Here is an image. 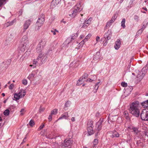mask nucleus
Listing matches in <instances>:
<instances>
[{"label":"nucleus","mask_w":148,"mask_h":148,"mask_svg":"<svg viewBox=\"0 0 148 148\" xmlns=\"http://www.w3.org/2000/svg\"><path fill=\"white\" fill-rule=\"evenodd\" d=\"M99 86H97L96 85H95V86H94V88L95 90V91H94V92H97V90H98Z\"/></svg>","instance_id":"nucleus-46"},{"label":"nucleus","mask_w":148,"mask_h":148,"mask_svg":"<svg viewBox=\"0 0 148 148\" xmlns=\"http://www.w3.org/2000/svg\"><path fill=\"white\" fill-rule=\"evenodd\" d=\"M58 110L57 109H54L51 111V114H56L57 113Z\"/></svg>","instance_id":"nucleus-32"},{"label":"nucleus","mask_w":148,"mask_h":148,"mask_svg":"<svg viewBox=\"0 0 148 148\" xmlns=\"http://www.w3.org/2000/svg\"><path fill=\"white\" fill-rule=\"evenodd\" d=\"M121 42L120 40L118 39L115 43L114 48L116 50H118L120 47Z\"/></svg>","instance_id":"nucleus-20"},{"label":"nucleus","mask_w":148,"mask_h":148,"mask_svg":"<svg viewBox=\"0 0 148 148\" xmlns=\"http://www.w3.org/2000/svg\"><path fill=\"white\" fill-rule=\"evenodd\" d=\"M37 60H34L33 61V64L35 65L36 66L38 64V63L37 61Z\"/></svg>","instance_id":"nucleus-36"},{"label":"nucleus","mask_w":148,"mask_h":148,"mask_svg":"<svg viewBox=\"0 0 148 148\" xmlns=\"http://www.w3.org/2000/svg\"><path fill=\"white\" fill-rule=\"evenodd\" d=\"M73 140L71 138L66 139L64 141V145L66 148H70L71 147Z\"/></svg>","instance_id":"nucleus-7"},{"label":"nucleus","mask_w":148,"mask_h":148,"mask_svg":"<svg viewBox=\"0 0 148 148\" xmlns=\"http://www.w3.org/2000/svg\"><path fill=\"white\" fill-rule=\"evenodd\" d=\"M51 32L54 35L56 34V32H58V31L56 29H55L54 30H51Z\"/></svg>","instance_id":"nucleus-42"},{"label":"nucleus","mask_w":148,"mask_h":148,"mask_svg":"<svg viewBox=\"0 0 148 148\" xmlns=\"http://www.w3.org/2000/svg\"><path fill=\"white\" fill-rule=\"evenodd\" d=\"M14 87V84H12L9 86V88L10 89L12 90L13 88Z\"/></svg>","instance_id":"nucleus-45"},{"label":"nucleus","mask_w":148,"mask_h":148,"mask_svg":"<svg viewBox=\"0 0 148 148\" xmlns=\"http://www.w3.org/2000/svg\"><path fill=\"white\" fill-rule=\"evenodd\" d=\"M44 125L43 124H42L38 128V130H41L44 127Z\"/></svg>","instance_id":"nucleus-43"},{"label":"nucleus","mask_w":148,"mask_h":148,"mask_svg":"<svg viewBox=\"0 0 148 148\" xmlns=\"http://www.w3.org/2000/svg\"><path fill=\"white\" fill-rule=\"evenodd\" d=\"M26 137H25L24 138V139H23V142L21 143V144H23V143H25V142L26 141Z\"/></svg>","instance_id":"nucleus-56"},{"label":"nucleus","mask_w":148,"mask_h":148,"mask_svg":"<svg viewBox=\"0 0 148 148\" xmlns=\"http://www.w3.org/2000/svg\"><path fill=\"white\" fill-rule=\"evenodd\" d=\"M139 104V102L134 101L133 102L130 106V112L136 117H138L139 116L140 111L138 107Z\"/></svg>","instance_id":"nucleus-1"},{"label":"nucleus","mask_w":148,"mask_h":148,"mask_svg":"<svg viewBox=\"0 0 148 148\" xmlns=\"http://www.w3.org/2000/svg\"><path fill=\"white\" fill-rule=\"evenodd\" d=\"M147 70L146 69V67H144L142 69L141 72L139 73H142V75L139 74L138 75H137V78H139L140 79H141L143 78V77L144 76L146 73L147 72Z\"/></svg>","instance_id":"nucleus-14"},{"label":"nucleus","mask_w":148,"mask_h":148,"mask_svg":"<svg viewBox=\"0 0 148 148\" xmlns=\"http://www.w3.org/2000/svg\"><path fill=\"white\" fill-rule=\"evenodd\" d=\"M70 40V38H68L66 40V42H67L68 44L69 43V41Z\"/></svg>","instance_id":"nucleus-58"},{"label":"nucleus","mask_w":148,"mask_h":148,"mask_svg":"<svg viewBox=\"0 0 148 148\" xmlns=\"http://www.w3.org/2000/svg\"><path fill=\"white\" fill-rule=\"evenodd\" d=\"M144 29H143V27L140 30H139L137 33V34L138 33L140 34H141L142 33V32L143 31Z\"/></svg>","instance_id":"nucleus-48"},{"label":"nucleus","mask_w":148,"mask_h":148,"mask_svg":"<svg viewBox=\"0 0 148 148\" xmlns=\"http://www.w3.org/2000/svg\"><path fill=\"white\" fill-rule=\"evenodd\" d=\"M27 81L25 79H23L22 80V84L25 85H26L27 84Z\"/></svg>","instance_id":"nucleus-38"},{"label":"nucleus","mask_w":148,"mask_h":148,"mask_svg":"<svg viewBox=\"0 0 148 148\" xmlns=\"http://www.w3.org/2000/svg\"><path fill=\"white\" fill-rule=\"evenodd\" d=\"M88 35H87V36L86 37H85V39L82 41L81 42V43H82V42H84V41H86L87 40V39H88V38H88Z\"/></svg>","instance_id":"nucleus-54"},{"label":"nucleus","mask_w":148,"mask_h":148,"mask_svg":"<svg viewBox=\"0 0 148 148\" xmlns=\"http://www.w3.org/2000/svg\"><path fill=\"white\" fill-rule=\"evenodd\" d=\"M121 84V85L123 87H126L127 86V84L125 82H122Z\"/></svg>","instance_id":"nucleus-37"},{"label":"nucleus","mask_w":148,"mask_h":148,"mask_svg":"<svg viewBox=\"0 0 148 148\" xmlns=\"http://www.w3.org/2000/svg\"><path fill=\"white\" fill-rule=\"evenodd\" d=\"M100 39V37L99 36H97L96 38V40L97 42H98Z\"/></svg>","instance_id":"nucleus-57"},{"label":"nucleus","mask_w":148,"mask_h":148,"mask_svg":"<svg viewBox=\"0 0 148 148\" xmlns=\"http://www.w3.org/2000/svg\"><path fill=\"white\" fill-rule=\"evenodd\" d=\"M92 19V18H89L87 20L85 21V23L86 24L89 25Z\"/></svg>","instance_id":"nucleus-30"},{"label":"nucleus","mask_w":148,"mask_h":148,"mask_svg":"<svg viewBox=\"0 0 148 148\" xmlns=\"http://www.w3.org/2000/svg\"><path fill=\"white\" fill-rule=\"evenodd\" d=\"M44 110V109H42L41 108V107H40V111H43Z\"/></svg>","instance_id":"nucleus-64"},{"label":"nucleus","mask_w":148,"mask_h":148,"mask_svg":"<svg viewBox=\"0 0 148 148\" xmlns=\"http://www.w3.org/2000/svg\"><path fill=\"white\" fill-rule=\"evenodd\" d=\"M144 135L148 138V131H144Z\"/></svg>","instance_id":"nucleus-51"},{"label":"nucleus","mask_w":148,"mask_h":148,"mask_svg":"<svg viewBox=\"0 0 148 148\" xmlns=\"http://www.w3.org/2000/svg\"><path fill=\"white\" fill-rule=\"evenodd\" d=\"M77 36L78 35L77 33L75 34L72 35L71 38V41L72 42V40L76 38Z\"/></svg>","instance_id":"nucleus-28"},{"label":"nucleus","mask_w":148,"mask_h":148,"mask_svg":"<svg viewBox=\"0 0 148 148\" xmlns=\"http://www.w3.org/2000/svg\"><path fill=\"white\" fill-rule=\"evenodd\" d=\"M70 102L68 101L66 102L65 104V108H67L69 107L70 106Z\"/></svg>","instance_id":"nucleus-35"},{"label":"nucleus","mask_w":148,"mask_h":148,"mask_svg":"<svg viewBox=\"0 0 148 148\" xmlns=\"http://www.w3.org/2000/svg\"><path fill=\"white\" fill-rule=\"evenodd\" d=\"M71 121L73 122L75 121V118L74 117H72L71 119Z\"/></svg>","instance_id":"nucleus-61"},{"label":"nucleus","mask_w":148,"mask_h":148,"mask_svg":"<svg viewBox=\"0 0 148 148\" xmlns=\"http://www.w3.org/2000/svg\"><path fill=\"white\" fill-rule=\"evenodd\" d=\"M71 14H69V16L73 18L77 14V13L81 11L83 8L81 6V3L80 2L79 4L76 5L74 8Z\"/></svg>","instance_id":"nucleus-2"},{"label":"nucleus","mask_w":148,"mask_h":148,"mask_svg":"<svg viewBox=\"0 0 148 148\" xmlns=\"http://www.w3.org/2000/svg\"><path fill=\"white\" fill-rule=\"evenodd\" d=\"M100 53L99 52H97L96 54L94 56L93 59L95 60H97L99 59L100 57Z\"/></svg>","instance_id":"nucleus-24"},{"label":"nucleus","mask_w":148,"mask_h":148,"mask_svg":"<svg viewBox=\"0 0 148 148\" xmlns=\"http://www.w3.org/2000/svg\"><path fill=\"white\" fill-rule=\"evenodd\" d=\"M88 75L87 73L84 74V75L82 77L83 79H86L88 77Z\"/></svg>","instance_id":"nucleus-41"},{"label":"nucleus","mask_w":148,"mask_h":148,"mask_svg":"<svg viewBox=\"0 0 148 148\" xmlns=\"http://www.w3.org/2000/svg\"><path fill=\"white\" fill-rule=\"evenodd\" d=\"M141 104L144 108L148 107V100L143 102Z\"/></svg>","instance_id":"nucleus-22"},{"label":"nucleus","mask_w":148,"mask_h":148,"mask_svg":"<svg viewBox=\"0 0 148 148\" xmlns=\"http://www.w3.org/2000/svg\"><path fill=\"white\" fill-rule=\"evenodd\" d=\"M41 26H39V25L38 26V25H37L36 23V25H35V30L38 31V30H39V29L40 27Z\"/></svg>","instance_id":"nucleus-40"},{"label":"nucleus","mask_w":148,"mask_h":148,"mask_svg":"<svg viewBox=\"0 0 148 148\" xmlns=\"http://www.w3.org/2000/svg\"><path fill=\"white\" fill-rule=\"evenodd\" d=\"M9 110L8 109H6L4 111L3 113L4 115L7 116L9 115Z\"/></svg>","instance_id":"nucleus-29"},{"label":"nucleus","mask_w":148,"mask_h":148,"mask_svg":"<svg viewBox=\"0 0 148 148\" xmlns=\"http://www.w3.org/2000/svg\"><path fill=\"white\" fill-rule=\"evenodd\" d=\"M46 43V41L44 39L40 40L36 48V51L38 52L41 51L45 46Z\"/></svg>","instance_id":"nucleus-4"},{"label":"nucleus","mask_w":148,"mask_h":148,"mask_svg":"<svg viewBox=\"0 0 148 148\" xmlns=\"http://www.w3.org/2000/svg\"><path fill=\"white\" fill-rule=\"evenodd\" d=\"M86 24H84L83 26H82V28H85L88 25H86Z\"/></svg>","instance_id":"nucleus-59"},{"label":"nucleus","mask_w":148,"mask_h":148,"mask_svg":"<svg viewBox=\"0 0 148 148\" xmlns=\"http://www.w3.org/2000/svg\"><path fill=\"white\" fill-rule=\"evenodd\" d=\"M69 116L68 115V113L67 112H66L61 115L60 117L59 118L58 120L60 119H68Z\"/></svg>","instance_id":"nucleus-19"},{"label":"nucleus","mask_w":148,"mask_h":148,"mask_svg":"<svg viewBox=\"0 0 148 148\" xmlns=\"http://www.w3.org/2000/svg\"><path fill=\"white\" fill-rule=\"evenodd\" d=\"M119 136V134L116 131H114L113 132L112 134L111 135V136L112 138H114V137H118Z\"/></svg>","instance_id":"nucleus-23"},{"label":"nucleus","mask_w":148,"mask_h":148,"mask_svg":"<svg viewBox=\"0 0 148 148\" xmlns=\"http://www.w3.org/2000/svg\"><path fill=\"white\" fill-rule=\"evenodd\" d=\"M48 119L49 120V121H51L52 119V116L51 114H50L49 115V117H48Z\"/></svg>","instance_id":"nucleus-53"},{"label":"nucleus","mask_w":148,"mask_h":148,"mask_svg":"<svg viewBox=\"0 0 148 148\" xmlns=\"http://www.w3.org/2000/svg\"><path fill=\"white\" fill-rule=\"evenodd\" d=\"M6 0H0V7L3 4V3Z\"/></svg>","instance_id":"nucleus-44"},{"label":"nucleus","mask_w":148,"mask_h":148,"mask_svg":"<svg viewBox=\"0 0 148 148\" xmlns=\"http://www.w3.org/2000/svg\"><path fill=\"white\" fill-rule=\"evenodd\" d=\"M92 76H93V77L94 78H93V80H94V79H97L96 76V75H92Z\"/></svg>","instance_id":"nucleus-62"},{"label":"nucleus","mask_w":148,"mask_h":148,"mask_svg":"<svg viewBox=\"0 0 148 148\" xmlns=\"http://www.w3.org/2000/svg\"><path fill=\"white\" fill-rule=\"evenodd\" d=\"M83 79L82 77L79 78L78 81L77 82V86H79L82 84V82H83L82 81Z\"/></svg>","instance_id":"nucleus-27"},{"label":"nucleus","mask_w":148,"mask_h":148,"mask_svg":"<svg viewBox=\"0 0 148 148\" xmlns=\"http://www.w3.org/2000/svg\"><path fill=\"white\" fill-rule=\"evenodd\" d=\"M16 21V20L14 19L10 22H8L6 23L5 24V26L7 27H8L12 25Z\"/></svg>","instance_id":"nucleus-25"},{"label":"nucleus","mask_w":148,"mask_h":148,"mask_svg":"<svg viewBox=\"0 0 148 148\" xmlns=\"http://www.w3.org/2000/svg\"><path fill=\"white\" fill-rule=\"evenodd\" d=\"M21 41V43L27 45L29 44V41L28 40L27 36L25 35L23 36Z\"/></svg>","instance_id":"nucleus-13"},{"label":"nucleus","mask_w":148,"mask_h":148,"mask_svg":"<svg viewBox=\"0 0 148 148\" xmlns=\"http://www.w3.org/2000/svg\"><path fill=\"white\" fill-rule=\"evenodd\" d=\"M61 0H53L51 5V7L53 8H54L61 1Z\"/></svg>","instance_id":"nucleus-17"},{"label":"nucleus","mask_w":148,"mask_h":148,"mask_svg":"<svg viewBox=\"0 0 148 148\" xmlns=\"http://www.w3.org/2000/svg\"><path fill=\"white\" fill-rule=\"evenodd\" d=\"M134 19L137 21H138V17L137 15H135L134 16Z\"/></svg>","instance_id":"nucleus-50"},{"label":"nucleus","mask_w":148,"mask_h":148,"mask_svg":"<svg viewBox=\"0 0 148 148\" xmlns=\"http://www.w3.org/2000/svg\"><path fill=\"white\" fill-rule=\"evenodd\" d=\"M31 21L30 20H28L26 21L24 24V29L25 31L29 27L31 24Z\"/></svg>","instance_id":"nucleus-18"},{"label":"nucleus","mask_w":148,"mask_h":148,"mask_svg":"<svg viewBox=\"0 0 148 148\" xmlns=\"http://www.w3.org/2000/svg\"><path fill=\"white\" fill-rule=\"evenodd\" d=\"M98 143V140L97 139H95L93 141V145L94 147L95 145H97Z\"/></svg>","instance_id":"nucleus-33"},{"label":"nucleus","mask_w":148,"mask_h":148,"mask_svg":"<svg viewBox=\"0 0 148 148\" xmlns=\"http://www.w3.org/2000/svg\"><path fill=\"white\" fill-rule=\"evenodd\" d=\"M100 131H96V133L95 134V137H97L98 136V134L99 133V132Z\"/></svg>","instance_id":"nucleus-52"},{"label":"nucleus","mask_w":148,"mask_h":148,"mask_svg":"<svg viewBox=\"0 0 148 148\" xmlns=\"http://www.w3.org/2000/svg\"><path fill=\"white\" fill-rule=\"evenodd\" d=\"M117 16L118 15L117 14H115L112 17V19L114 21L117 17Z\"/></svg>","instance_id":"nucleus-39"},{"label":"nucleus","mask_w":148,"mask_h":148,"mask_svg":"<svg viewBox=\"0 0 148 148\" xmlns=\"http://www.w3.org/2000/svg\"><path fill=\"white\" fill-rule=\"evenodd\" d=\"M39 59H42L41 62L42 63H45L47 60V57L46 56V54H42L40 53L38 57L37 60H39Z\"/></svg>","instance_id":"nucleus-11"},{"label":"nucleus","mask_w":148,"mask_h":148,"mask_svg":"<svg viewBox=\"0 0 148 148\" xmlns=\"http://www.w3.org/2000/svg\"><path fill=\"white\" fill-rule=\"evenodd\" d=\"M93 80H94L92 79H88L86 80V82L89 81L90 82H92Z\"/></svg>","instance_id":"nucleus-55"},{"label":"nucleus","mask_w":148,"mask_h":148,"mask_svg":"<svg viewBox=\"0 0 148 148\" xmlns=\"http://www.w3.org/2000/svg\"><path fill=\"white\" fill-rule=\"evenodd\" d=\"M112 36V33L111 31L110 30H108L106 33L104 35V38L106 40V42L108 40L110 39Z\"/></svg>","instance_id":"nucleus-12"},{"label":"nucleus","mask_w":148,"mask_h":148,"mask_svg":"<svg viewBox=\"0 0 148 148\" xmlns=\"http://www.w3.org/2000/svg\"><path fill=\"white\" fill-rule=\"evenodd\" d=\"M125 18L123 19L122 21L121 22V26L123 29L125 28Z\"/></svg>","instance_id":"nucleus-26"},{"label":"nucleus","mask_w":148,"mask_h":148,"mask_svg":"<svg viewBox=\"0 0 148 148\" xmlns=\"http://www.w3.org/2000/svg\"><path fill=\"white\" fill-rule=\"evenodd\" d=\"M93 122L92 120H89L87 124V129L89 135H91L94 134L93 130Z\"/></svg>","instance_id":"nucleus-3"},{"label":"nucleus","mask_w":148,"mask_h":148,"mask_svg":"<svg viewBox=\"0 0 148 148\" xmlns=\"http://www.w3.org/2000/svg\"><path fill=\"white\" fill-rule=\"evenodd\" d=\"M3 65H4V66H3V67H4L5 69H7V68H8V67H6V63H5V64H4Z\"/></svg>","instance_id":"nucleus-60"},{"label":"nucleus","mask_w":148,"mask_h":148,"mask_svg":"<svg viewBox=\"0 0 148 148\" xmlns=\"http://www.w3.org/2000/svg\"><path fill=\"white\" fill-rule=\"evenodd\" d=\"M123 115L124 116V117L127 120H130V118L129 116V113L126 110L124 111L123 112Z\"/></svg>","instance_id":"nucleus-21"},{"label":"nucleus","mask_w":148,"mask_h":148,"mask_svg":"<svg viewBox=\"0 0 148 148\" xmlns=\"http://www.w3.org/2000/svg\"><path fill=\"white\" fill-rule=\"evenodd\" d=\"M142 119L144 121L148 120V108L144 109L141 112L140 115Z\"/></svg>","instance_id":"nucleus-5"},{"label":"nucleus","mask_w":148,"mask_h":148,"mask_svg":"<svg viewBox=\"0 0 148 148\" xmlns=\"http://www.w3.org/2000/svg\"><path fill=\"white\" fill-rule=\"evenodd\" d=\"M11 61V59H9L7 60L5 62L6 64V67H8V66L10 64Z\"/></svg>","instance_id":"nucleus-31"},{"label":"nucleus","mask_w":148,"mask_h":148,"mask_svg":"<svg viewBox=\"0 0 148 148\" xmlns=\"http://www.w3.org/2000/svg\"><path fill=\"white\" fill-rule=\"evenodd\" d=\"M103 119H100L96 123L95 126V130L96 131H100L102 127V123L103 122Z\"/></svg>","instance_id":"nucleus-8"},{"label":"nucleus","mask_w":148,"mask_h":148,"mask_svg":"<svg viewBox=\"0 0 148 148\" xmlns=\"http://www.w3.org/2000/svg\"><path fill=\"white\" fill-rule=\"evenodd\" d=\"M25 54L26 55H28L30 54V50L29 49H28L25 52Z\"/></svg>","instance_id":"nucleus-49"},{"label":"nucleus","mask_w":148,"mask_h":148,"mask_svg":"<svg viewBox=\"0 0 148 148\" xmlns=\"http://www.w3.org/2000/svg\"><path fill=\"white\" fill-rule=\"evenodd\" d=\"M132 132L135 135L139 136L140 134V131L138 130V128L136 127H133L131 129Z\"/></svg>","instance_id":"nucleus-9"},{"label":"nucleus","mask_w":148,"mask_h":148,"mask_svg":"<svg viewBox=\"0 0 148 148\" xmlns=\"http://www.w3.org/2000/svg\"><path fill=\"white\" fill-rule=\"evenodd\" d=\"M29 124L30 126L32 127L34 125L35 123L34 121L32 120H31L29 123Z\"/></svg>","instance_id":"nucleus-34"},{"label":"nucleus","mask_w":148,"mask_h":148,"mask_svg":"<svg viewBox=\"0 0 148 148\" xmlns=\"http://www.w3.org/2000/svg\"><path fill=\"white\" fill-rule=\"evenodd\" d=\"M27 46V45L20 43V45L18 48V49L20 50V52H24L25 50V48Z\"/></svg>","instance_id":"nucleus-16"},{"label":"nucleus","mask_w":148,"mask_h":148,"mask_svg":"<svg viewBox=\"0 0 148 148\" xmlns=\"http://www.w3.org/2000/svg\"><path fill=\"white\" fill-rule=\"evenodd\" d=\"M114 21L113 20H112V19L109 21V22H111V23L112 24V23Z\"/></svg>","instance_id":"nucleus-63"},{"label":"nucleus","mask_w":148,"mask_h":148,"mask_svg":"<svg viewBox=\"0 0 148 148\" xmlns=\"http://www.w3.org/2000/svg\"><path fill=\"white\" fill-rule=\"evenodd\" d=\"M112 23H111V22H108L107 23V24L106 25V27H109L111 25Z\"/></svg>","instance_id":"nucleus-47"},{"label":"nucleus","mask_w":148,"mask_h":148,"mask_svg":"<svg viewBox=\"0 0 148 148\" xmlns=\"http://www.w3.org/2000/svg\"><path fill=\"white\" fill-rule=\"evenodd\" d=\"M37 75L35 71H32L27 77V78L30 81L32 80L34 77Z\"/></svg>","instance_id":"nucleus-15"},{"label":"nucleus","mask_w":148,"mask_h":148,"mask_svg":"<svg viewBox=\"0 0 148 148\" xmlns=\"http://www.w3.org/2000/svg\"><path fill=\"white\" fill-rule=\"evenodd\" d=\"M45 21V18L44 16L43 15H42L40 16L36 22L37 25L39 26H41L43 24Z\"/></svg>","instance_id":"nucleus-10"},{"label":"nucleus","mask_w":148,"mask_h":148,"mask_svg":"<svg viewBox=\"0 0 148 148\" xmlns=\"http://www.w3.org/2000/svg\"><path fill=\"white\" fill-rule=\"evenodd\" d=\"M25 91L23 89H21L19 93L15 94L14 95V97L16 100H19L20 98L23 97L25 95Z\"/></svg>","instance_id":"nucleus-6"}]
</instances>
